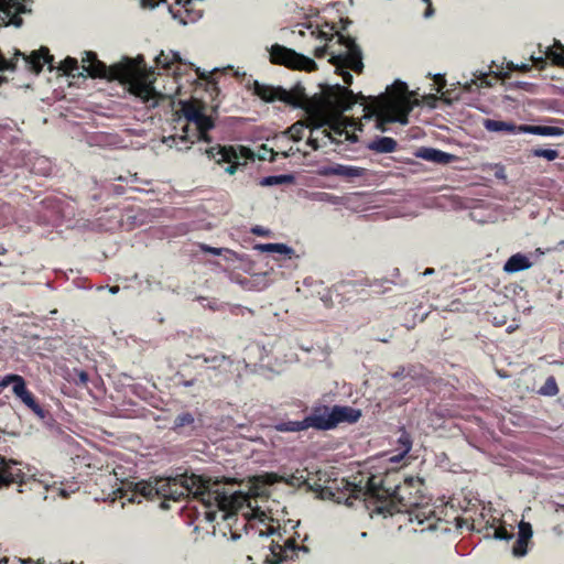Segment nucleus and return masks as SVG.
Instances as JSON below:
<instances>
[{
    "label": "nucleus",
    "instance_id": "a19ab883",
    "mask_svg": "<svg viewBox=\"0 0 564 564\" xmlns=\"http://www.w3.org/2000/svg\"><path fill=\"white\" fill-rule=\"evenodd\" d=\"M76 382L80 384H86L88 382V375L85 371H80L78 373V381Z\"/></svg>",
    "mask_w": 564,
    "mask_h": 564
},
{
    "label": "nucleus",
    "instance_id": "f3484780",
    "mask_svg": "<svg viewBox=\"0 0 564 564\" xmlns=\"http://www.w3.org/2000/svg\"><path fill=\"white\" fill-rule=\"evenodd\" d=\"M365 173V169L362 167H356V166H348V165H341L336 164L333 166H329L325 170V175H335L340 176L347 180H352L362 176Z\"/></svg>",
    "mask_w": 564,
    "mask_h": 564
},
{
    "label": "nucleus",
    "instance_id": "20e7f679",
    "mask_svg": "<svg viewBox=\"0 0 564 564\" xmlns=\"http://www.w3.org/2000/svg\"><path fill=\"white\" fill-rule=\"evenodd\" d=\"M349 494L350 501L362 499L367 507L373 506L378 513L394 514L401 512L414 502L411 501V489L421 485L419 478H405L403 484L392 486L389 478H386L380 484L376 481L375 477L369 478L365 487L349 482L341 479Z\"/></svg>",
    "mask_w": 564,
    "mask_h": 564
},
{
    "label": "nucleus",
    "instance_id": "864d4df0",
    "mask_svg": "<svg viewBox=\"0 0 564 564\" xmlns=\"http://www.w3.org/2000/svg\"><path fill=\"white\" fill-rule=\"evenodd\" d=\"M423 1H424V2H427V3L430 2V0H423Z\"/></svg>",
    "mask_w": 564,
    "mask_h": 564
},
{
    "label": "nucleus",
    "instance_id": "c85d7f7f",
    "mask_svg": "<svg viewBox=\"0 0 564 564\" xmlns=\"http://www.w3.org/2000/svg\"><path fill=\"white\" fill-rule=\"evenodd\" d=\"M59 69H62L64 72V74L68 75V76L75 77L76 76L75 72H78V75H82V73L79 72L78 62L76 58H73V57H66L61 63Z\"/></svg>",
    "mask_w": 564,
    "mask_h": 564
},
{
    "label": "nucleus",
    "instance_id": "a18cd8bd",
    "mask_svg": "<svg viewBox=\"0 0 564 564\" xmlns=\"http://www.w3.org/2000/svg\"><path fill=\"white\" fill-rule=\"evenodd\" d=\"M518 69L522 72H527L530 69V66L528 64H522L521 66H518Z\"/></svg>",
    "mask_w": 564,
    "mask_h": 564
},
{
    "label": "nucleus",
    "instance_id": "aec40b11",
    "mask_svg": "<svg viewBox=\"0 0 564 564\" xmlns=\"http://www.w3.org/2000/svg\"><path fill=\"white\" fill-rule=\"evenodd\" d=\"M397 147V141L389 137L376 138L368 144V149L376 153H392Z\"/></svg>",
    "mask_w": 564,
    "mask_h": 564
},
{
    "label": "nucleus",
    "instance_id": "6e6552de",
    "mask_svg": "<svg viewBox=\"0 0 564 564\" xmlns=\"http://www.w3.org/2000/svg\"><path fill=\"white\" fill-rule=\"evenodd\" d=\"M270 62L276 65H283L288 68L312 72L317 68L316 63L294 50L286 46L274 44L269 48Z\"/></svg>",
    "mask_w": 564,
    "mask_h": 564
},
{
    "label": "nucleus",
    "instance_id": "b1692460",
    "mask_svg": "<svg viewBox=\"0 0 564 564\" xmlns=\"http://www.w3.org/2000/svg\"><path fill=\"white\" fill-rule=\"evenodd\" d=\"M399 444H400L401 453L390 457V462H392V463H399L410 452V449L412 447L411 437L405 431H402V433L399 437Z\"/></svg>",
    "mask_w": 564,
    "mask_h": 564
},
{
    "label": "nucleus",
    "instance_id": "c756f323",
    "mask_svg": "<svg viewBox=\"0 0 564 564\" xmlns=\"http://www.w3.org/2000/svg\"><path fill=\"white\" fill-rule=\"evenodd\" d=\"M178 61L180 55L175 52H170L169 54L161 52L160 55L155 57L156 65L162 66L163 68H170L172 63Z\"/></svg>",
    "mask_w": 564,
    "mask_h": 564
},
{
    "label": "nucleus",
    "instance_id": "a878e982",
    "mask_svg": "<svg viewBox=\"0 0 564 564\" xmlns=\"http://www.w3.org/2000/svg\"><path fill=\"white\" fill-rule=\"evenodd\" d=\"M259 249L262 251H265V252H276L280 254H284V256H288L289 258H291V256L294 253V250L292 248H290L283 243L260 245Z\"/></svg>",
    "mask_w": 564,
    "mask_h": 564
},
{
    "label": "nucleus",
    "instance_id": "09e8293b",
    "mask_svg": "<svg viewBox=\"0 0 564 564\" xmlns=\"http://www.w3.org/2000/svg\"><path fill=\"white\" fill-rule=\"evenodd\" d=\"M208 251L214 253V254H219L220 251L218 249H215V248H208Z\"/></svg>",
    "mask_w": 564,
    "mask_h": 564
},
{
    "label": "nucleus",
    "instance_id": "3c124183",
    "mask_svg": "<svg viewBox=\"0 0 564 564\" xmlns=\"http://www.w3.org/2000/svg\"><path fill=\"white\" fill-rule=\"evenodd\" d=\"M192 384H193V381H192V380H191V381H185V382H184V386H185V387H191Z\"/></svg>",
    "mask_w": 564,
    "mask_h": 564
},
{
    "label": "nucleus",
    "instance_id": "72a5a7b5",
    "mask_svg": "<svg viewBox=\"0 0 564 564\" xmlns=\"http://www.w3.org/2000/svg\"><path fill=\"white\" fill-rule=\"evenodd\" d=\"M534 155L539 158H545L549 161H553L558 156V152L550 149H536Z\"/></svg>",
    "mask_w": 564,
    "mask_h": 564
},
{
    "label": "nucleus",
    "instance_id": "9d476101",
    "mask_svg": "<svg viewBox=\"0 0 564 564\" xmlns=\"http://www.w3.org/2000/svg\"><path fill=\"white\" fill-rule=\"evenodd\" d=\"M12 384L13 393L41 420H44L47 412L35 401L34 395L26 389L25 380L19 375L6 376L0 381V387L6 388Z\"/></svg>",
    "mask_w": 564,
    "mask_h": 564
},
{
    "label": "nucleus",
    "instance_id": "cd10ccee",
    "mask_svg": "<svg viewBox=\"0 0 564 564\" xmlns=\"http://www.w3.org/2000/svg\"><path fill=\"white\" fill-rule=\"evenodd\" d=\"M294 181L293 175H276V176H268L261 180L260 185L262 186H273V185H282V184H291Z\"/></svg>",
    "mask_w": 564,
    "mask_h": 564
},
{
    "label": "nucleus",
    "instance_id": "a211bd4d",
    "mask_svg": "<svg viewBox=\"0 0 564 564\" xmlns=\"http://www.w3.org/2000/svg\"><path fill=\"white\" fill-rule=\"evenodd\" d=\"M532 262L529 257L522 253L511 256L503 265V271L507 273H516L522 270L530 269Z\"/></svg>",
    "mask_w": 564,
    "mask_h": 564
},
{
    "label": "nucleus",
    "instance_id": "bb28decb",
    "mask_svg": "<svg viewBox=\"0 0 564 564\" xmlns=\"http://www.w3.org/2000/svg\"><path fill=\"white\" fill-rule=\"evenodd\" d=\"M274 427L279 432H300L306 430L304 420L280 422Z\"/></svg>",
    "mask_w": 564,
    "mask_h": 564
},
{
    "label": "nucleus",
    "instance_id": "e433bc0d",
    "mask_svg": "<svg viewBox=\"0 0 564 564\" xmlns=\"http://www.w3.org/2000/svg\"><path fill=\"white\" fill-rule=\"evenodd\" d=\"M14 68V64L12 61H9L3 57L0 53V73L4 70H12ZM4 80V77L0 74V84Z\"/></svg>",
    "mask_w": 564,
    "mask_h": 564
},
{
    "label": "nucleus",
    "instance_id": "7c9ffc66",
    "mask_svg": "<svg viewBox=\"0 0 564 564\" xmlns=\"http://www.w3.org/2000/svg\"><path fill=\"white\" fill-rule=\"evenodd\" d=\"M306 127L307 122L296 121L285 131V133L289 134L293 141H300Z\"/></svg>",
    "mask_w": 564,
    "mask_h": 564
},
{
    "label": "nucleus",
    "instance_id": "f704fd0d",
    "mask_svg": "<svg viewBox=\"0 0 564 564\" xmlns=\"http://www.w3.org/2000/svg\"><path fill=\"white\" fill-rule=\"evenodd\" d=\"M473 85L478 87H490L492 84L490 80H488V76L482 74L477 80H471L470 83L466 84V89L471 90Z\"/></svg>",
    "mask_w": 564,
    "mask_h": 564
},
{
    "label": "nucleus",
    "instance_id": "7ed1b4c3",
    "mask_svg": "<svg viewBox=\"0 0 564 564\" xmlns=\"http://www.w3.org/2000/svg\"><path fill=\"white\" fill-rule=\"evenodd\" d=\"M82 68L91 77L119 80L129 85V91L140 98L148 107H156L163 100H170L166 94L159 93L153 84L154 72L147 70L143 57L126 58L121 63L107 66L97 58L96 53L85 52Z\"/></svg>",
    "mask_w": 564,
    "mask_h": 564
},
{
    "label": "nucleus",
    "instance_id": "49530a36",
    "mask_svg": "<svg viewBox=\"0 0 564 564\" xmlns=\"http://www.w3.org/2000/svg\"><path fill=\"white\" fill-rule=\"evenodd\" d=\"M109 291H110L112 294H116V293H118V292H119V286H117V285L111 286V288L109 289Z\"/></svg>",
    "mask_w": 564,
    "mask_h": 564
},
{
    "label": "nucleus",
    "instance_id": "5701e85b",
    "mask_svg": "<svg viewBox=\"0 0 564 564\" xmlns=\"http://www.w3.org/2000/svg\"><path fill=\"white\" fill-rule=\"evenodd\" d=\"M270 552L271 555L267 556V563L269 564H280L284 561V553H283V542L281 543L280 540L275 541L272 540L270 544Z\"/></svg>",
    "mask_w": 564,
    "mask_h": 564
},
{
    "label": "nucleus",
    "instance_id": "ddd939ff",
    "mask_svg": "<svg viewBox=\"0 0 564 564\" xmlns=\"http://www.w3.org/2000/svg\"><path fill=\"white\" fill-rule=\"evenodd\" d=\"M17 56H23L26 67L39 74L45 64L52 69L53 66V56L48 54V50L46 47H42L39 52H33L30 56H25L21 52L17 51Z\"/></svg>",
    "mask_w": 564,
    "mask_h": 564
},
{
    "label": "nucleus",
    "instance_id": "423d86ee",
    "mask_svg": "<svg viewBox=\"0 0 564 564\" xmlns=\"http://www.w3.org/2000/svg\"><path fill=\"white\" fill-rule=\"evenodd\" d=\"M257 481L262 482L263 485L267 486H271L280 481H283L292 487H301L303 485H306L307 488L311 491L316 492L321 499L333 500L338 503L345 502L349 507L354 505V501H350L349 494L346 490L345 486L341 484V481L338 482L337 480H333L332 482H328L325 486L318 484L317 481L311 482V479L308 478V473L305 469H297L295 470V473L291 475L283 474L281 476L273 473H269L259 476L257 478Z\"/></svg>",
    "mask_w": 564,
    "mask_h": 564
},
{
    "label": "nucleus",
    "instance_id": "9b49d317",
    "mask_svg": "<svg viewBox=\"0 0 564 564\" xmlns=\"http://www.w3.org/2000/svg\"><path fill=\"white\" fill-rule=\"evenodd\" d=\"M24 0H0V26L12 24L22 25L21 13L30 12L22 3Z\"/></svg>",
    "mask_w": 564,
    "mask_h": 564
},
{
    "label": "nucleus",
    "instance_id": "f8f14e48",
    "mask_svg": "<svg viewBox=\"0 0 564 564\" xmlns=\"http://www.w3.org/2000/svg\"><path fill=\"white\" fill-rule=\"evenodd\" d=\"M20 462L14 459H6L0 456V488L10 484L23 482L24 474L22 473Z\"/></svg>",
    "mask_w": 564,
    "mask_h": 564
},
{
    "label": "nucleus",
    "instance_id": "c9c22d12",
    "mask_svg": "<svg viewBox=\"0 0 564 564\" xmlns=\"http://www.w3.org/2000/svg\"><path fill=\"white\" fill-rule=\"evenodd\" d=\"M494 538L497 540H510L513 533L509 532L505 527L494 528Z\"/></svg>",
    "mask_w": 564,
    "mask_h": 564
},
{
    "label": "nucleus",
    "instance_id": "473e14b6",
    "mask_svg": "<svg viewBox=\"0 0 564 564\" xmlns=\"http://www.w3.org/2000/svg\"><path fill=\"white\" fill-rule=\"evenodd\" d=\"M296 543L294 539H285L283 540V553H284V560H288L293 556V554L296 551Z\"/></svg>",
    "mask_w": 564,
    "mask_h": 564
},
{
    "label": "nucleus",
    "instance_id": "4c0bfd02",
    "mask_svg": "<svg viewBox=\"0 0 564 564\" xmlns=\"http://www.w3.org/2000/svg\"><path fill=\"white\" fill-rule=\"evenodd\" d=\"M547 56L552 58L553 63L557 66L564 67V51L557 53L555 51H550Z\"/></svg>",
    "mask_w": 564,
    "mask_h": 564
},
{
    "label": "nucleus",
    "instance_id": "dca6fc26",
    "mask_svg": "<svg viewBox=\"0 0 564 564\" xmlns=\"http://www.w3.org/2000/svg\"><path fill=\"white\" fill-rule=\"evenodd\" d=\"M332 415L334 421V426L338 423L347 422L355 423L361 416V412L357 409L350 406H339L336 405L332 409Z\"/></svg>",
    "mask_w": 564,
    "mask_h": 564
},
{
    "label": "nucleus",
    "instance_id": "79ce46f5",
    "mask_svg": "<svg viewBox=\"0 0 564 564\" xmlns=\"http://www.w3.org/2000/svg\"><path fill=\"white\" fill-rule=\"evenodd\" d=\"M225 359H226L225 356H215L213 358L205 357L204 362H217L219 360H225Z\"/></svg>",
    "mask_w": 564,
    "mask_h": 564
},
{
    "label": "nucleus",
    "instance_id": "393cba45",
    "mask_svg": "<svg viewBox=\"0 0 564 564\" xmlns=\"http://www.w3.org/2000/svg\"><path fill=\"white\" fill-rule=\"evenodd\" d=\"M196 421H195V417L192 413L189 412H183V413H180L175 420H174V429L175 430H181V429H184V427H189L191 431L195 430L196 429Z\"/></svg>",
    "mask_w": 564,
    "mask_h": 564
},
{
    "label": "nucleus",
    "instance_id": "f03ea898",
    "mask_svg": "<svg viewBox=\"0 0 564 564\" xmlns=\"http://www.w3.org/2000/svg\"><path fill=\"white\" fill-rule=\"evenodd\" d=\"M234 479H212L209 477L198 476L187 473L174 477H156L153 480L141 481L134 485V492L128 498L129 501H135V496L153 499L155 497L164 500L180 501L185 497L192 496L200 501L208 511L206 518L214 521L216 510L225 512L224 519L235 513L246 506L251 508L250 497L241 490L235 489ZM161 507L167 509L165 501Z\"/></svg>",
    "mask_w": 564,
    "mask_h": 564
},
{
    "label": "nucleus",
    "instance_id": "4be33fe9",
    "mask_svg": "<svg viewBox=\"0 0 564 564\" xmlns=\"http://www.w3.org/2000/svg\"><path fill=\"white\" fill-rule=\"evenodd\" d=\"M482 126L487 131L490 132H507V133H517L519 132V126H516L511 122L499 121L494 119H485Z\"/></svg>",
    "mask_w": 564,
    "mask_h": 564
},
{
    "label": "nucleus",
    "instance_id": "412c9836",
    "mask_svg": "<svg viewBox=\"0 0 564 564\" xmlns=\"http://www.w3.org/2000/svg\"><path fill=\"white\" fill-rule=\"evenodd\" d=\"M519 132L532 133V134H539V135H561L564 133V131L557 127L529 126V124L519 126Z\"/></svg>",
    "mask_w": 564,
    "mask_h": 564
},
{
    "label": "nucleus",
    "instance_id": "f257e3e1",
    "mask_svg": "<svg viewBox=\"0 0 564 564\" xmlns=\"http://www.w3.org/2000/svg\"><path fill=\"white\" fill-rule=\"evenodd\" d=\"M252 88L253 94L264 101L281 100L302 108L308 113L307 128L312 133L321 130V137H311L307 140V144L313 150L325 147L327 143L340 144L343 140L350 143L358 141L355 131L361 130V123L344 116V112L350 110L357 102L364 105V111H367L365 118L376 116L377 128L382 132L387 131V123L406 124L409 113L419 105L417 100L411 99L412 94L406 84L400 80H397L384 94L368 98L361 94L356 95L339 84L327 85L323 88L322 96L312 99L306 96L305 89L300 85L289 91L282 87L253 80Z\"/></svg>",
    "mask_w": 564,
    "mask_h": 564
},
{
    "label": "nucleus",
    "instance_id": "37998d69",
    "mask_svg": "<svg viewBox=\"0 0 564 564\" xmlns=\"http://www.w3.org/2000/svg\"><path fill=\"white\" fill-rule=\"evenodd\" d=\"M21 564H34V562L31 558L28 560H20ZM35 564H44L43 560H37Z\"/></svg>",
    "mask_w": 564,
    "mask_h": 564
},
{
    "label": "nucleus",
    "instance_id": "2eb2a0df",
    "mask_svg": "<svg viewBox=\"0 0 564 564\" xmlns=\"http://www.w3.org/2000/svg\"><path fill=\"white\" fill-rule=\"evenodd\" d=\"M518 539L513 545L512 553L514 556H523L527 554L528 542L532 536V528L528 522L521 521L519 524Z\"/></svg>",
    "mask_w": 564,
    "mask_h": 564
},
{
    "label": "nucleus",
    "instance_id": "8fccbe9b",
    "mask_svg": "<svg viewBox=\"0 0 564 564\" xmlns=\"http://www.w3.org/2000/svg\"><path fill=\"white\" fill-rule=\"evenodd\" d=\"M433 272H434V269H432V268H427V269L424 271V275L432 274Z\"/></svg>",
    "mask_w": 564,
    "mask_h": 564
},
{
    "label": "nucleus",
    "instance_id": "6ab92c4d",
    "mask_svg": "<svg viewBox=\"0 0 564 564\" xmlns=\"http://www.w3.org/2000/svg\"><path fill=\"white\" fill-rule=\"evenodd\" d=\"M417 156L423 160L441 164H447L453 159L452 154L432 148L420 149Z\"/></svg>",
    "mask_w": 564,
    "mask_h": 564
},
{
    "label": "nucleus",
    "instance_id": "c03bdc74",
    "mask_svg": "<svg viewBox=\"0 0 564 564\" xmlns=\"http://www.w3.org/2000/svg\"><path fill=\"white\" fill-rule=\"evenodd\" d=\"M508 69L509 70H517L518 69V65H516L512 62H510V63H508Z\"/></svg>",
    "mask_w": 564,
    "mask_h": 564
},
{
    "label": "nucleus",
    "instance_id": "39448f33",
    "mask_svg": "<svg viewBox=\"0 0 564 564\" xmlns=\"http://www.w3.org/2000/svg\"><path fill=\"white\" fill-rule=\"evenodd\" d=\"M312 35L326 41L325 45L315 48V57L329 56L328 62L335 67V72L343 77L345 85L350 86L352 75L349 70L361 73L364 69L362 52L355 40L339 32H333V28L329 31L316 28L312 31Z\"/></svg>",
    "mask_w": 564,
    "mask_h": 564
},
{
    "label": "nucleus",
    "instance_id": "58836bf2",
    "mask_svg": "<svg viewBox=\"0 0 564 564\" xmlns=\"http://www.w3.org/2000/svg\"><path fill=\"white\" fill-rule=\"evenodd\" d=\"M296 151H299V149H296ZM269 152L271 154L269 161H271V162L275 161V156L280 155V153L274 152L273 150H270ZM294 153H295V150L293 148H290L289 151L282 152L281 155L283 158H289V156H291Z\"/></svg>",
    "mask_w": 564,
    "mask_h": 564
},
{
    "label": "nucleus",
    "instance_id": "ea45409f",
    "mask_svg": "<svg viewBox=\"0 0 564 564\" xmlns=\"http://www.w3.org/2000/svg\"><path fill=\"white\" fill-rule=\"evenodd\" d=\"M161 1L162 0H140V4L142 8L153 9L159 6Z\"/></svg>",
    "mask_w": 564,
    "mask_h": 564
},
{
    "label": "nucleus",
    "instance_id": "de8ad7c7",
    "mask_svg": "<svg viewBox=\"0 0 564 564\" xmlns=\"http://www.w3.org/2000/svg\"><path fill=\"white\" fill-rule=\"evenodd\" d=\"M181 137H182V135H180V137H178V140H180L181 142L188 143V141H182V140L180 139ZM172 139H173V141L175 142V145H178V142H176L177 138H176V137H172ZM189 143H192V142L189 141Z\"/></svg>",
    "mask_w": 564,
    "mask_h": 564
},
{
    "label": "nucleus",
    "instance_id": "2f4dec72",
    "mask_svg": "<svg viewBox=\"0 0 564 564\" xmlns=\"http://www.w3.org/2000/svg\"><path fill=\"white\" fill-rule=\"evenodd\" d=\"M557 391L556 382L552 377L547 378L544 386L541 388V393L545 395H555Z\"/></svg>",
    "mask_w": 564,
    "mask_h": 564
},
{
    "label": "nucleus",
    "instance_id": "1a4fd4ad",
    "mask_svg": "<svg viewBox=\"0 0 564 564\" xmlns=\"http://www.w3.org/2000/svg\"><path fill=\"white\" fill-rule=\"evenodd\" d=\"M205 153L218 164L229 163L225 171L230 175L236 173L240 159H249L251 156L250 150L242 147L238 152L235 147L216 145L207 149Z\"/></svg>",
    "mask_w": 564,
    "mask_h": 564
},
{
    "label": "nucleus",
    "instance_id": "0eeeda50",
    "mask_svg": "<svg viewBox=\"0 0 564 564\" xmlns=\"http://www.w3.org/2000/svg\"><path fill=\"white\" fill-rule=\"evenodd\" d=\"M181 111L183 112L187 124L183 128V134L180 138L182 141L203 140L210 142L207 134L208 130L214 127V121L210 117L205 115V104L197 99L188 101H180Z\"/></svg>",
    "mask_w": 564,
    "mask_h": 564
},
{
    "label": "nucleus",
    "instance_id": "4468645a",
    "mask_svg": "<svg viewBox=\"0 0 564 564\" xmlns=\"http://www.w3.org/2000/svg\"><path fill=\"white\" fill-rule=\"evenodd\" d=\"M305 429L330 430L334 426L332 410L328 408L316 409L311 415L304 419Z\"/></svg>",
    "mask_w": 564,
    "mask_h": 564
},
{
    "label": "nucleus",
    "instance_id": "603ef678",
    "mask_svg": "<svg viewBox=\"0 0 564 564\" xmlns=\"http://www.w3.org/2000/svg\"><path fill=\"white\" fill-rule=\"evenodd\" d=\"M366 536H367V532H362L361 538H366Z\"/></svg>",
    "mask_w": 564,
    "mask_h": 564
}]
</instances>
